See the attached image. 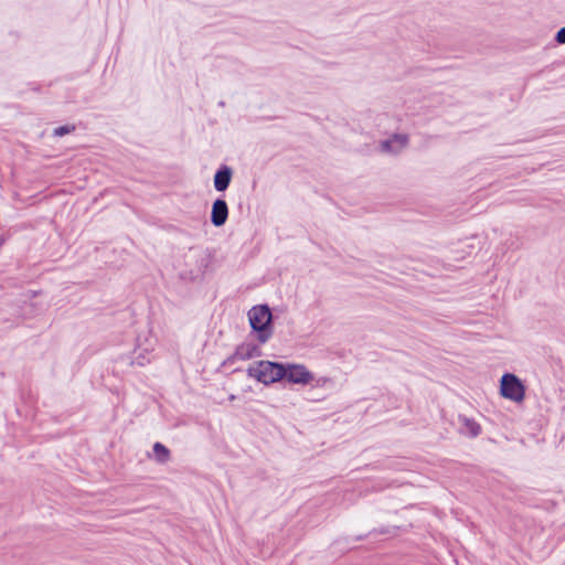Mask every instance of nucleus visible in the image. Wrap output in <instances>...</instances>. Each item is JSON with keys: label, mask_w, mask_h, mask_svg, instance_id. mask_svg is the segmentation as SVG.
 Returning <instances> with one entry per match:
<instances>
[{"label": "nucleus", "mask_w": 565, "mask_h": 565, "mask_svg": "<svg viewBox=\"0 0 565 565\" xmlns=\"http://www.w3.org/2000/svg\"><path fill=\"white\" fill-rule=\"evenodd\" d=\"M75 127L72 125L60 126L54 129L53 135L56 137H63L74 131Z\"/></svg>", "instance_id": "nucleus-11"}, {"label": "nucleus", "mask_w": 565, "mask_h": 565, "mask_svg": "<svg viewBox=\"0 0 565 565\" xmlns=\"http://www.w3.org/2000/svg\"><path fill=\"white\" fill-rule=\"evenodd\" d=\"M262 355L259 347L253 342H244L235 349L234 353L226 360L227 363L246 361Z\"/></svg>", "instance_id": "nucleus-5"}, {"label": "nucleus", "mask_w": 565, "mask_h": 565, "mask_svg": "<svg viewBox=\"0 0 565 565\" xmlns=\"http://www.w3.org/2000/svg\"><path fill=\"white\" fill-rule=\"evenodd\" d=\"M408 143V137L403 134H396L381 142V151L390 154L399 153Z\"/></svg>", "instance_id": "nucleus-6"}, {"label": "nucleus", "mask_w": 565, "mask_h": 565, "mask_svg": "<svg viewBox=\"0 0 565 565\" xmlns=\"http://www.w3.org/2000/svg\"><path fill=\"white\" fill-rule=\"evenodd\" d=\"M247 375L264 385H270L284 379L285 367L282 363L262 360L247 367Z\"/></svg>", "instance_id": "nucleus-2"}, {"label": "nucleus", "mask_w": 565, "mask_h": 565, "mask_svg": "<svg viewBox=\"0 0 565 565\" xmlns=\"http://www.w3.org/2000/svg\"><path fill=\"white\" fill-rule=\"evenodd\" d=\"M232 177H233L232 168L226 164L221 166L216 170V172L214 174V179H213L215 190L218 192H224L228 188V185L232 181Z\"/></svg>", "instance_id": "nucleus-8"}, {"label": "nucleus", "mask_w": 565, "mask_h": 565, "mask_svg": "<svg viewBox=\"0 0 565 565\" xmlns=\"http://www.w3.org/2000/svg\"><path fill=\"white\" fill-rule=\"evenodd\" d=\"M153 456L157 462L166 463L170 460V450L161 443H154Z\"/></svg>", "instance_id": "nucleus-10"}, {"label": "nucleus", "mask_w": 565, "mask_h": 565, "mask_svg": "<svg viewBox=\"0 0 565 565\" xmlns=\"http://www.w3.org/2000/svg\"><path fill=\"white\" fill-rule=\"evenodd\" d=\"M284 367V379L289 383L306 385L313 380V374L302 364L287 363Z\"/></svg>", "instance_id": "nucleus-4"}, {"label": "nucleus", "mask_w": 565, "mask_h": 565, "mask_svg": "<svg viewBox=\"0 0 565 565\" xmlns=\"http://www.w3.org/2000/svg\"><path fill=\"white\" fill-rule=\"evenodd\" d=\"M555 40L559 44H565V26L557 31Z\"/></svg>", "instance_id": "nucleus-12"}, {"label": "nucleus", "mask_w": 565, "mask_h": 565, "mask_svg": "<svg viewBox=\"0 0 565 565\" xmlns=\"http://www.w3.org/2000/svg\"><path fill=\"white\" fill-rule=\"evenodd\" d=\"M228 217V206L224 199H216L212 204L211 223L220 227L224 225Z\"/></svg>", "instance_id": "nucleus-7"}, {"label": "nucleus", "mask_w": 565, "mask_h": 565, "mask_svg": "<svg viewBox=\"0 0 565 565\" xmlns=\"http://www.w3.org/2000/svg\"><path fill=\"white\" fill-rule=\"evenodd\" d=\"M500 391L503 397L513 402H521L524 399V385L514 374L505 373L502 375Z\"/></svg>", "instance_id": "nucleus-3"}, {"label": "nucleus", "mask_w": 565, "mask_h": 565, "mask_svg": "<svg viewBox=\"0 0 565 565\" xmlns=\"http://www.w3.org/2000/svg\"><path fill=\"white\" fill-rule=\"evenodd\" d=\"M381 533H382V534H385V533H390V531H387V530H382V531H381Z\"/></svg>", "instance_id": "nucleus-14"}, {"label": "nucleus", "mask_w": 565, "mask_h": 565, "mask_svg": "<svg viewBox=\"0 0 565 565\" xmlns=\"http://www.w3.org/2000/svg\"><path fill=\"white\" fill-rule=\"evenodd\" d=\"M120 317L122 318V320L125 321H131V315L128 310H124L120 312Z\"/></svg>", "instance_id": "nucleus-13"}, {"label": "nucleus", "mask_w": 565, "mask_h": 565, "mask_svg": "<svg viewBox=\"0 0 565 565\" xmlns=\"http://www.w3.org/2000/svg\"><path fill=\"white\" fill-rule=\"evenodd\" d=\"M250 328L257 332L259 343H266L273 335V315L267 305L254 306L248 311Z\"/></svg>", "instance_id": "nucleus-1"}, {"label": "nucleus", "mask_w": 565, "mask_h": 565, "mask_svg": "<svg viewBox=\"0 0 565 565\" xmlns=\"http://www.w3.org/2000/svg\"><path fill=\"white\" fill-rule=\"evenodd\" d=\"M459 422L462 424V429L465 434L476 437L480 434V425L466 416H459Z\"/></svg>", "instance_id": "nucleus-9"}]
</instances>
